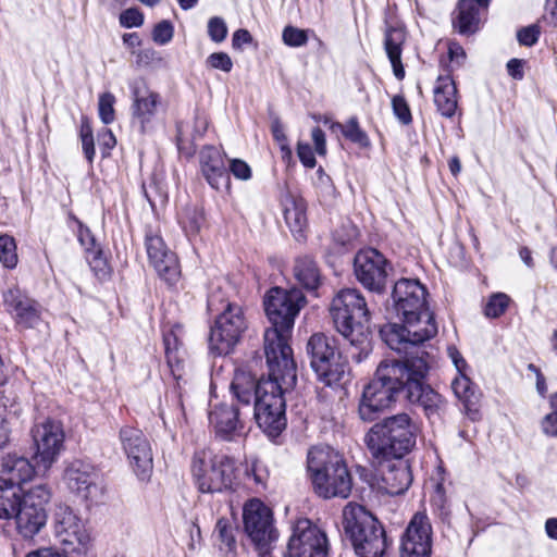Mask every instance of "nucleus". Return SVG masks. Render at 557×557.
Listing matches in <instances>:
<instances>
[{"mask_svg":"<svg viewBox=\"0 0 557 557\" xmlns=\"http://www.w3.org/2000/svg\"><path fill=\"white\" fill-rule=\"evenodd\" d=\"M380 463L376 487L387 495H400L412 483L410 466L404 458H392Z\"/></svg>","mask_w":557,"mask_h":557,"instance_id":"obj_25","label":"nucleus"},{"mask_svg":"<svg viewBox=\"0 0 557 557\" xmlns=\"http://www.w3.org/2000/svg\"><path fill=\"white\" fill-rule=\"evenodd\" d=\"M284 218L293 232H301L307 224L306 203L301 198L288 196L284 200Z\"/></svg>","mask_w":557,"mask_h":557,"instance_id":"obj_35","label":"nucleus"},{"mask_svg":"<svg viewBox=\"0 0 557 557\" xmlns=\"http://www.w3.org/2000/svg\"><path fill=\"white\" fill-rule=\"evenodd\" d=\"M432 524L425 512H416L401 537V557H430L432 552Z\"/></svg>","mask_w":557,"mask_h":557,"instance_id":"obj_24","label":"nucleus"},{"mask_svg":"<svg viewBox=\"0 0 557 557\" xmlns=\"http://www.w3.org/2000/svg\"><path fill=\"white\" fill-rule=\"evenodd\" d=\"M132 94V123L141 134L154 131L158 121V112L162 104L159 92L152 90L147 83L135 79L129 85Z\"/></svg>","mask_w":557,"mask_h":557,"instance_id":"obj_18","label":"nucleus"},{"mask_svg":"<svg viewBox=\"0 0 557 557\" xmlns=\"http://www.w3.org/2000/svg\"><path fill=\"white\" fill-rule=\"evenodd\" d=\"M86 260L91 271L99 280H107L110 277L111 268L100 247L89 249V252L86 253Z\"/></svg>","mask_w":557,"mask_h":557,"instance_id":"obj_43","label":"nucleus"},{"mask_svg":"<svg viewBox=\"0 0 557 557\" xmlns=\"http://www.w3.org/2000/svg\"><path fill=\"white\" fill-rule=\"evenodd\" d=\"M429 372V364L423 357L407 359V374L405 376V393L412 404H419L425 414L431 418L445 408L443 397L424 383Z\"/></svg>","mask_w":557,"mask_h":557,"instance_id":"obj_12","label":"nucleus"},{"mask_svg":"<svg viewBox=\"0 0 557 557\" xmlns=\"http://www.w3.org/2000/svg\"><path fill=\"white\" fill-rule=\"evenodd\" d=\"M35 474L46 475L47 473L40 472L37 469V465L30 462L24 457H10L3 463V468L0 474V485H15L22 487V485L28 482Z\"/></svg>","mask_w":557,"mask_h":557,"instance_id":"obj_29","label":"nucleus"},{"mask_svg":"<svg viewBox=\"0 0 557 557\" xmlns=\"http://www.w3.org/2000/svg\"><path fill=\"white\" fill-rule=\"evenodd\" d=\"M11 434V424L8 420L5 409L0 406V448H3L9 440Z\"/></svg>","mask_w":557,"mask_h":557,"instance_id":"obj_59","label":"nucleus"},{"mask_svg":"<svg viewBox=\"0 0 557 557\" xmlns=\"http://www.w3.org/2000/svg\"><path fill=\"white\" fill-rule=\"evenodd\" d=\"M245 410L237 401L227 403L225 400L211 405L209 411V423L215 435L224 441H233L244 434Z\"/></svg>","mask_w":557,"mask_h":557,"instance_id":"obj_23","label":"nucleus"},{"mask_svg":"<svg viewBox=\"0 0 557 557\" xmlns=\"http://www.w3.org/2000/svg\"><path fill=\"white\" fill-rule=\"evenodd\" d=\"M451 389L455 396L463 404L467 416L471 420H479L481 418L478 409L480 394L468 376V372L456 375L451 382Z\"/></svg>","mask_w":557,"mask_h":557,"instance_id":"obj_32","label":"nucleus"},{"mask_svg":"<svg viewBox=\"0 0 557 557\" xmlns=\"http://www.w3.org/2000/svg\"><path fill=\"white\" fill-rule=\"evenodd\" d=\"M283 41L289 47H302L308 41L307 30L287 26L283 30Z\"/></svg>","mask_w":557,"mask_h":557,"instance_id":"obj_48","label":"nucleus"},{"mask_svg":"<svg viewBox=\"0 0 557 557\" xmlns=\"http://www.w3.org/2000/svg\"><path fill=\"white\" fill-rule=\"evenodd\" d=\"M32 300L15 283H9L2 289V302L5 310L13 317L18 309Z\"/></svg>","mask_w":557,"mask_h":557,"instance_id":"obj_39","label":"nucleus"},{"mask_svg":"<svg viewBox=\"0 0 557 557\" xmlns=\"http://www.w3.org/2000/svg\"><path fill=\"white\" fill-rule=\"evenodd\" d=\"M145 245L150 263L158 275L171 285L176 283L180 277L177 259L166 247L163 238L157 233L147 232Z\"/></svg>","mask_w":557,"mask_h":557,"instance_id":"obj_26","label":"nucleus"},{"mask_svg":"<svg viewBox=\"0 0 557 557\" xmlns=\"http://www.w3.org/2000/svg\"><path fill=\"white\" fill-rule=\"evenodd\" d=\"M272 134L276 141L281 144V149L286 156H290L292 151L286 144V136L284 134V127L280 121H274L272 123Z\"/></svg>","mask_w":557,"mask_h":557,"instance_id":"obj_60","label":"nucleus"},{"mask_svg":"<svg viewBox=\"0 0 557 557\" xmlns=\"http://www.w3.org/2000/svg\"><path fill=\"white\" fill-rule=\"evenodd\" d=\"M434 103L441 115L451 117L458 107L457 87L449 74L440 75L435 82Z\"/></svg>","mask_w":557,"mask_h":557,"instance_id":"obj_30","label":"nucleus"},{"mask_svg":"<svg viewBox=\"0 0 557 557\" xmlns=\"http://www.w3.org/2000/svg\"><path fill=\"white\" fill-rule=\"evenodd\" d=\"M244 530L261 557L269 554L277 540L271 509L260 499L248 500L243 508Z\"/></svg>","mask_w":557,"mask_h":557,"instance_id":"obj_14","label":"nucleus"},{"mask_svg":"<svg viewBox=\"0 0 557 557\" xmlns=\"http://www.w3.org/2000/svg\"><path fill=\"white\" fill-rule=\"evenodd\" d=\"M292 330L274 326L264 332V354L271 375L284 374V381L290 385L297 380L296 364L289 346Z\"/></svg>","mask_w":557,"mask_h":557,"instance_id":"obj_15","label":"nucleus"},{"mask_svg":"<svg viewBox=\"0 0 557 557\" xmlns=\"http://www.w3.org/2000/svg\"><path fill=\"white\" fill-rule=\"evenodd\" d=\"M120 24L123 27H139L144 24V14L136 8H129L120 15Z\"/></svg>","mask_w":557,"mask_h":557,"instance_id":"obj_53","label":"nucleus"},{"mask_svg":"<svg viewBox=\"0 0 557 557\" xmlns=\"http://www.w3.org/2000/svg\"><path fill=\"white\" fill-rule=\"evenodd\" d=\"M174 28L170 21L159 22L152 30V39L158 45H165L173 38Z\"/></svg>","mask_w":557,"mask_h":557,"instance_id":"obj_52","label":"nucleus"},{"mask_svg":"<svg viewBox=\"0 0 557 557\" xmlns=\"http://www.w3.org/2000/svg\"><path fill=\"white\" fill-rule=\"evenodd\" d=\"M310 366L319 381L326 386L341 383L347 372V361L337 348L335 339L322 334H313L307 343Z\"/></svg>","mask_w":557,"mask_h":557,"instance_id":"obj_8","label":"nucleus"},{"mask_svg":"<svg viewBox=\"0 0 557 557\" xmlns=\"http://www.w3.org/2000/svg\"><path fill=\"white\" fill-rule=\"evenodd\" d=\"M51 530L55 542L69 553L86 552L91 534L82 517L69 505L57 504L51 518Z\"/></svg>","mask_w":557,"mask_h":557,"instance_id":"obj_10","label":"nucleus"},{"mask_svg":"<svg viewBox=\"0 0 557 557\" xmlns=\"http://www.w3.org/2000/svg\"><path fill=\"white\" fill-rule=\"evenodd\" d=\"M63 481L67 490L82 502L98 503L102 487L98 483V473L92 465L75 459L64 469Z\"/></svg>","mask_w":557,"mask_h":557,"instance_id":"obj_20","label":"nucleus"},{"mask_svg":"<svg viewBox=\"0 0 557 557\" xmlns=\"http://www.w3.org/2000/svg\"><path fill=\"white\" fill-rule=\"evenodd\" d=\"M403 324L391 323L381 329L383 341L394 350H400V345H419L437 334V325L429 309L421 310L419 314L408 313L399 315Z\"/></svg>","mask_w":557,"mask_h":557,"instance_id":"obj_9","label":"nucleus"},{"mask_svg":"<svg viewBox=\"0 0 557 557\" xmlns=\"http://www.w3.org/2000/svg\"><path fill=\"white\" fill-rule=\"evenodd\" d=\"M447 355L451 362L454 363L457 374L459 373H466L469 370V366L460 351L455 346H448L447 347Z\"/></svg>","mask_w":557,"mask_h":557,"instance_id":"obj_58","label":"nucleus"},{"mask_svg":"<svg viewBox=\"0 0 557 557\" xmlns=\"http://www.w3.org/2000/svg\"><path fill=\"white\" fill-rule=\"evenodd\" d=\"M30 436L34 449L32 460L40 472L48 473L64 449L63 425L59 421L47 418L33 425Z\"/></svg>","mask_w":557,"mask_h":557,"instance_id":"obj_11","label":"nucleus"},{"mask_svg":"<svg viewBox=\"0 0 557 557\" xmlns=\"http://www.w3.org/2000/svg\"><path fill=\"white\" fill-rule=\"evenodd\" d=\"M208 36L216 44L224 41L227 36V26L222 17L213 16L208 21Z\"/></svg>","mask_w":557,"mask_h":557,"instance_id":"obj_49","label":"nucleus"},{"mask_svg":"<svg viewBox=\"0 0 557 557\" xmlns=\"http://www.w3.org/2000/svg\"><path fill=\"white\" fill-rule=\"evenodd\" d=\"M311 138L314 144L315 151L319 156L326 153L325 134L320 127H314L311 132Z\"/></svg>","mask_w":557,"mask_h":557,"instance_id":"obj_61","label":"nucleus"},{"mask_svg":"<svg viewBox=\"0 0 557 557\" xmlns=\"http://www.w3.org/2000/svg\"><path fill=\"white\" fill-rule=\"evenodd\" d=\"M41 309L39 304L32 299L26 306H23L12 317L16 324L22 327L30 329L35 327L40 321Z\"/></svg>","mask_w":557,"mask_h":557,"instance_id":"obj_42","label":"nucleus"},{"mask_svg":"<svg viewBox=\"0 0 557 557\" xmlns=\"http://www.w3.org/2000/svg\"><path fill=\"white\" fill-rule=\"evenodd\" d=\"M297 156L306 168L313 169L315 166L317 161L309 144L299 141L297 145Z\"/></svg>","mask_w":557,"mask_h":557,"instance_id":"obj_56","label":"nucleus"},{"mask_svg":"<svg viewBox=\"0 0 557 557\" xmlns=\"http://www.w3.org/2000/svg\"><path fill=\"white\" fill-rule=\"evenodd\" d=\"M78 240L81 245L84 247L86 253L89 252V249L98 248L90 231L87 227H83L82 225L78 230Z\"/></svg>","mask_w":557,"mask_h":557,"instance_id":"obj_62","label":"nucleus"},{"mask_svg":"<svg viewBox=\"0 0 557 557\" xmlns=\"http://www.w3.org/2000/svg\"><path fill=\"white\" fill-rule=\"evenodd\" d=\"M359 236V231L350 221L342 223L333 234L334 249L337 253L343 252L346 248L354 245Z\"/></svg>","mask_w":557,"mask_h":557,"instance_id":"obj_40","label":"nucleus"},{"mask_svg":"<svg viewBox=\"0 0 557 557\" xmlns=\"http://www.w3.org/2000/svg\"><path fill=\"white\" fill-rule=\"evenodd\" d=\"M215 531L218 532L219 539L221 542L228 548L232 549L235 544V539L233 536L232 527L227 523L226 520L220 519L216 522Z\"/></svg>","mask_w":557,"mask_h":557,"instance_id":"obj_55","label":"nucleus"},{"mask_svg":"<svg viewBox=\"0 0 557 557\" xmlns=\"http://www.w3.org/2000/svg\"><path fill=\"white\" fill-rule=\"evenodd\" d=\"M15 239L10 235H0V262L7 269H14L17 265Z\"/></svg>","mask_w":557,"mask_h":557,"instance_id":"obj_44","label":"nucleus"},{"mask_svg":"<svg viewBox=\"0 0 557 557\" xmlns=\"http://www.w3.org/2000/svg\"><path fill=\"white\" fill-rule=\"evenodd\" d=\"M393 113L397 120L404 125H408L412 121L411 112L406 99L403 96H394L392 98Z\"/></svg>","mask_w":557,"mask_h":557,"instance_id":"obj_51","label":"nucleus"},{"mask_svg":"<svg viewBox=\"0 0 557 557\" xmlns=\"http://www.w3.org/2000/svg\"><path fill=\"white\" fill-rule=\"evenodd\" d=\"M343 527L358 556H383L387 547L385 531L364 507L347 504L343 510Z\"/></svg>","mask_w":557,"mask_h":557,"instance_id":"obj_6","label":"nucleus"},{"mask_svg":"<svg viewBox=\"0 0 557 557\" xmlns=\"http://www.w3.org/2000/svg\"><path fill=\"white\" fill-rule=\"evenodd\" d=\"M392 298L397 315L416 313L428 309L426 289L418 281L411 278L398 280L393 288Z\"/></svg>","mask_w":557,"mask_h":557,"instance_id":"obj_27","label":"nucleus"},{"mask_svg":"<svg viewBox=\"0 0 557 557\" xmlns=\"http://www.w3.org/2000/svg\"><path fill=\"white\" fill-rule=\"evenodd\" d=\"M119 438L129 463L141 481L149 479L152 472V450L141 430L125 425L121 428Z\"/></svg>","mask_w":557,"mask_h":557,"instance_id":"obj_21","label":"nucleus"},{"mask_svg":"<svg viewBox=\"0 0 557 557\" xmlns=\"http://www.w3.org/2000/svg\"><path fill=\"white\" fill-rule=\"evenodd\" d=\"M542 430L547 436L557 437V413H548L542 420Z\"/></svg>","mask_w":557,"mask_h":557,"instance_id":"obj_64","label":"nucleus"},{"mask_svg":"<svg viewBox=\"0 0 557 557\" xmlns=\"http://www.w3.org/2000/svg\"><path fill=\"white\" fill-rule=\"evenodd\" d=\"M331 315L337 332L358 350L351 352V358L361 362L371 351L370 311L361 292L339 290L332 300Z\"/></svg>","mask_w":557,"mask_h":557,"instance_id":"obj_2","label":"nucleus"},{"mask_svg":"<svg viewBox=\"0 0 557 557\" xmlns=\"http://www.w3.org/2000/svg\"><path fill=\"white\" fill-rule=\"evenodd\" d=\"M510 302V298L508 295L504 293H495L490 296L485 308L484 314L487 318H498L505 313Z\"/></svg>","mask_w":557,"mask_h":557,"instance_id":"obj_45","label":"nucleus"},{"mask_svg":"<svg viewBox=\"0 0 557 557\" xmlns=\"http://www.w3.org/2000/svg\"><path fill=\"white\" fill-rule=\"evenodd\" d=\"M479 8L472 0H459L454 12L453 25L462 35L472 34L479 28Z\"/></svg>","mask_w":557,"mask_h":557,"instance_id":"obj_33","label":"nucleus"},{"mask_svg":"<svg viewBox=\"0 0 557 557\" xmlns=\"http://www.w3.org/2000/svg\"><path fill=\"white\" fill-rule=\"evenodd\" d=\"M418 431L407 413H399L374 424L366 435V443L377 462L404 458L416 446Z\"/></svg>","mask_w":557,"mask_h":557,"instance_id":"obj_4","label":"nucleus"},{"mask_svg":"<svg viewBox=\"0 0 557 557\" xmlns=\"http://www.w3.org/2000/svg\"><path fill=\"white\" fill-rule=\"evenodd\" d=\"M41 309L39 304L32 299L26 306H23L12 317L16 324L22 327L30 329L35 327L40 321Z\"/></svg>","mask_w":557,"mask_h":557,"instance_id":"obj_41","label":"nucleus"},{"mask_svg":"<svg viewBox=\"0 0 557 557\" xmlns=\"http://www.w3.org/2000/svg\"><path fill=\"white\" fill-rule=\"evenodd\" d=\"M264 310L272 325L293 330L295 319L307 300L298 288H271L264 297Z\"/></svg>","mask_w":557,"mask_h":557,"instance_id":"obj_17","label":"nucleus"},{"mask_svg":"<svg viewBox=\"0 0 557 557\" xmlns=\"http://www.w3.org/2000/svg\"><path fill=\"white\" fill-rule=\"evenodd\" d=\"M407 374V359L384 360L375 373V377L364 387L359 403V417L363 421L371 422L395 401L399 392H405Z\"/></svg>","mask_w":557,"mask_h":557,"instance_id":"obj_5","label":"nucleus"},{"mask_svg":"<svg viewBox=\"0 0 557 557\" xmlns=\"http://www.w3.org/2000/svg\"><path fill=\"white\" fill-rule=\"evenodd\" d=\"M200 168L210 186L216 190L230 187V175L225 166L224 154L213 146L200 151Z\"/></svg>","mask_w":557,"mask_h":557,"instance_id":"obj_28","label":"nucleus"},{"mask_svg":"<svg viewBox=\"0 0 557 557\" xmlns=\"http://www.w3.org/2000/svg\"><path fill=\"white\" fill-rule=\"evenodd\" d=\"M406 41V32L401 26L388 25L384 34V49L397 79H403L405 70L401 63L403 46Z\"/></svg>","mask_w":557,"mask_h":557,"instance_id":"obj_31","label":"nucleus"},{"mask_svg":"<svg viewBox=\"0 0 557 557\" xmlns=\"http://www.w3.org/2000/svg\"><path fill=\"white\" fill-rule=\"evenodd\" d=\"M294 276L302 287L309 290L318 288L321 281L320 271L309 257H300L295 261Z\"/></svg>","mask_w":557,"mask_h":557,"instance_id":"obj_34","label":"nucleus"},{"mask_svg":"<svg viewBox=\"0 0 557 557\" xmlns=\"http://www.w3.org/2000/svg\"><path fill=\"white\" fill-rule=\"evenodd\" d=\"M307 469L314 492L322 498H347L352 479L343 456L329 445L312 446L307 455Z\"/></svg>","mask_w":557,"mask_h":557,"instance_id":"obj_3","label":"nucleus"},{"mask_svg":"<svg viewBox=\"0 0 557 557\" xmlns=\"http://www.w3.org/2000/svg\"><path fill=\"white\" fill-rule=\"evenodd\" d=\"M337 126L342 128L344 136L352 143H356L362 147H367L369 145V138L367 134L359 127L356 117L350 119L345 126H342L341 124H337Z\"/></svg>","mask_w":557,"mask_h":557,"instance_id":"obj_46","label":"nucleus"},{"mask_svg":"<svg viewBox=\"0 0 557 557\" xmlns=\"http://www.w3.org/2000/svg\"><path fill=\"white\" fill-rule=\"evenodd\" d=\"M326 535L309 520L297 521L287 545V557H327Z\"/></svg>","mask_w":557,"mask_h":557,"instance_id":"obj_22","label":"nucleus"},{"mask_svg":"<svg viewBox=\"0 0 557 557\" xmlns=\"http://www.w3.org/2000/svg\"><path fill=\"white\" fill-rule=\"evenodd\" d=\"M180 330V326H175L163 334L166 361L175 380H181L183 377V369L177 356L180 339L176 332Z\"/></svg>","mask_w":557,"mask_h":557,"instance_id":"obj_37","label":"nucleus"},{"mask_svg":"<svg viewBox=\"0 0 557 557\" xmlns=\"http://www.w3.org/2000/svg\"><path fill=\"white\" fill-rule=\"evenodd\" d=\"M284 381V374L256 379L244 370H236L230 385L232 399L248 411L253 404V417L259 428L269 436H277L286 426L284 394L292 389Z\"/></svg>","mask_w":557,"mask_h":557,"instance_id":"obj_1","label":"nucleus"},{"mask_svg":"<svg viewBox=\"0 0 557 557\" xmlns=\"http://www.w3.org/2000/svg\"><path fill=\"white\" fill-rule=\"evenodd\" d=\"M115 97L111 92H103L99 96L98 113L104 124H110L115 119Z\"/></svg>","mask_w":557,"mask_h":557,"instance_id":"obj_47","label":"nucleus"},{"mask_svg":"<svg viewBox=\"0 0 557 557\" xmlns=\"http://www.w3.org/2000/svg\"><path fill=\"white\" fill-rule=\"evenodd\" d=\"M246 329L247 321L243 308L236 304H227L211 327L210 350L220 356L228 354L239 342Z\"/></svg>","mask_w":557,"mask_h":557,"instance_id":"obj_16","label":"nucleus"},{"mask_svg":"<svg viewBox=\"0 0 557 557\" xmlns=\"http://www.w3.org/2000/svg\"><path fill=\"white\" fill-rule=\"evenodd\" d=\"M194 483L201 493H223L237 485L235 460L226 455L195 454L191 463Z\"/></svg>","mask_w":557,"mask_h":557,"instance_id":"obj_7","label":"nucleus"},{"mask_svg":"<svg viewBox=\"0 0 557 557\" xmlns=\"http://www.w3.org/2000/svg\"><path fill=\"white\" fill-rule=\"evenodd\" d=\"M26 491L15 485H0V519H11L23 502Z\"/></svg>","mask_w":557,"mask_h":557,"instance_id":"obj_36","label":"nucleus"},{"mask_svg":"<svg viewBox=\"0 0 557 557\" xmlns=\"http://www.w3.org/2000/svg\"><path fill=\"white\" fill-rule=\"evenodd\" d=\"M230 171L238 180L246 181L251 177L250 166L240 159L231 160Z\"/></svg>","mask_w":557,"mask_h":557,"instance_id":"obj_57","label":"nucleus"},{"mask_svg":"<svg viewBox=\"0 0 557 557\" xmlns=\"http://www.w3.org/2000/svg\"><path fill=\"white\" fill-rule=\"evenodd\" d=\"M251 41L252 36L250 33L247 29L240 28L233 34L232 47L239 50L244 45L250 44Z\"/></svg>","mask_w":557,"mask_h":557,"instance_id":"obj_63","label":"nucleus"},{"mask_svg":"<svg viewBox=\"0 0 557 557\" xmlns=\"http://www.w3.org/2000/svg\"><path fill=\"white\" fill-rule=\"evenodd\" d=\"M51 488L46 483L32 486L23 495V502L14 512L17 532L24 539L34 537L46 525L45 506L51 499Z\"/></svg>","mask_w":557,"mask_h":557,"instance_id":"obj_13","label":"nucleus"},{"mask_svg":"<svg viewBox=\"0 0 557 557\" xmlns=\"http://www.w3.org/2000/svg\"><path fill=\"white\" fill-rule=\"evenodd\" d=\"M180 223L186 236L196 237L205 224L203 211L197 207H188L180 215Z\"/></svg>","mask_w":557,"mask_h":557,"instance_id":"obj_38","label":"nucleus"},{"mask_svg":"<svg viewBox=\"0 0 557 557\" xmlns=\"http://www.w3.org/2000/svg\"><path fill=\"white\" fill-rule=\"evenodd\" d=\"M389 263L376 249L367 248L357 252L354 273L357 281L368 290L382 294L386 288Z\"/></svg>","mask_w":557,"mask_h":557,"instance_id":"obj_19","label":"nucleus"},{"mask_svg":"<svg viewBox=\"0 0 557 557\" xmlns=\"http://www.w3.org/2000/svg\"><path fill=\"white\" fill-rule=\"evenodd\" d=\"M206 65L210 69L230 73L233 69V61L226 52H213L206 59Z\"/></svg>","mask_w":557,"mask_h":557,"instance_id":"obj_50","label":"nucleus"},{"mask_svg":"<svg viewBox=\"0 0 557 557\" xmlns=\"http://www.w3.org/2000/svg\"><path fill=\"white\" fill-rule=\"evenodd\" d=\"M540 34L541 30L537 25H530L521 28L517 34V38L520 45L531 47L537 42Z\"/></svg>","mask_w":557,"mask_h":557,"instance_id":"obj_54","label":"nucleus"}]
</instances>
